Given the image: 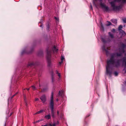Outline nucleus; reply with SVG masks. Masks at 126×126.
<instances>
[{
	"instance_id": "30",
	"label": "nucleus",
	"mask_w": 126,
	"mask_h": 126,
	"mask_svg": "<svg viewBox=\"0 0 126 126\" xmlns=\"http://www.w3.org/2000/svg\"><path fill=\"white\" fill-rule=\"evenodd\" d=\"M63 63V61H61L60 62H59V63L60 64H61Z\"/></svg>"
},
{
	"instance_id": "7",
	"label": "nucleus",
	"mask_w": 126,
	"mask_h": 126,
	"mask_svg": "<svg viewBox=\"0 0 126 126\" xmlns=\"http://www.w3.org/2000/svg\"><path fill=\"white\" fill-rule=\"evenodd\" d=\"M102 48L103 51H105L107 54L108 53V48H107L106 49V47L104 46H103L102 47Z\"/></svg>"
},
{
	"instance_id": "11",
	"label": "nucleus",
	"mask_w": 126,
	"mask_h": 126,
	"mask_svg": "<svg viewBox=\"0 0 126 126\" xmlns=\"http://www.w3.org/2000/svg\"><path fill=\"white\" fill-rule=\"evenodd\" d=\"M111 21L114 23L116 24L117 23V20L116 19H112Z\"/></svg>"
},
{
	"instance_id": "36",
	"label": "nucleus",
	"mask_w": 126,
	"mask_h": 126,
	"mask_svg": "<svg viewBox=\"0 0 126 126\" xmlns=\"http://www.w3.org/2000/svg\"><path fill=\"white\" fill-rule=\"evenodd\" d=\"M57 114H59V111H57Z\"/></svg>"
},
{
	"instance_id": "21",
	"label": "nucleus",
	"mask_w": 126,
	"mask_h": 126,
	"mask_svg": "<svg viewBox=\"0 0 126 126\" xmlns=\"http://www.w3.org/2000/svg\"><path fill=\"white\" fill-rule=\"evenodd\" d=\"M32 87L33 90H35L36 89V87L34 86H32Z\"/></svg>"
},
{
	"instance_id": "32",
	"label": "nucleus",
	"mask_w": 126,
	"mask_h": 126,
	"mask_svg": "<svg viewBox=\"0 0 126 126\" xmlns=\"http://www.w3.org/2000/svg\"><path fill=\"white\" fill-rule=\"evenodd\" d=\"M48 126V125L47 124V125H42L41 126Z\"/></svg>"
},
{
	"instance_id": "23",
	"label": "nucleus",
	"mask_w": 126,
	"mask_h": 126,
	"mask_svg": "<svg viewBox=\"0 0 126 126\" xmlns=\"http://www.w3.org/2000/svg\"><path fill=\"white\" fill-rule=\"evenodd\" d=\"M52 82H53L54 81V78H53V76H52Z\"/></svg>"
},
{
	"instance_id": "39",
	"label": "nucleus",
	"mask_w": 126,
	"mask_h": 126,
	"mask_svg": "<svg viewBox=\"0 0 126 126\" xmlns=\"http://www.w3.org/2000/svg\"><path fill=\"white\" fill-rule=\"evenodd\" d=\"M91 8L92 9V5H91Z\"/></svg>"
},
{
	"instance_id": "44",
	"label": "nucleus",
	"mask_w": 126,
	"mask_h": 126,
	"mask_svg": "<svg viewBox=\"0 0 126 126\" xmlns=\"http://www.w3.org/2000/svg\"><path fill=\"white\" fill-rule=\"evenodd\" d=\"M12 114V113H11L10 115V116Z\"/></svg>"
},
{
	"instance_id": "1",
	"label": "nucleus",
	"mask_w": 126,
	"mask_h": 126,
	"mask_svg": "<svg viewBox=\"0 0 126 126\" xmlns=\"http://www.w3.org/2000/svg\"><path fill=\"white\" fill-rule=\"evenodd\" d=\"M122 53L121 52L117 53H113L112 54L110 59L107 61V64L106 66V73L110 76L112 74V70L113 67H117L120 64L121 61L118 60L115 61V58L117 57L121 56Z\"/></svg>"
},
{
	"instance_id": "41",
	"label": "nucleus",
	"mask_w": 126,
	"mask_h": 126,
	"mask_svg": "<svg viewBox=\"0 0 126 126\" xmlns=\"http://www.w3.org/2000/svg\"><path fill=\"white\" fill-rule=\"evenodd\" d=\"M45 91L44 90V89H43L42 91L43 92V91Z\"/></svg>"
},
{
	"instance_id": "37",
	"label": "nucleus",
	"mask_w": 126,
	"mask_h": 126,
	"mask_svg": "<svg viewBox=\"0 0 126 126\" xmlns=\"http://www.w3.org/2000/svg\"><path fill=\"white\" fill-rule=\"evenodd\" d=\"M27 89L28 90H29L30 89L29 88H27V89Z\"/></svg>"
},
{
	"instance_id": "38",
	"label": "nucleus",
	"mask_w": 126,
	"mask_h": 126,
	"mask_svg": "<svg viewBox=\"0 0 126 126\" xmlns=\"http://www.w3.org/2000/svg\"><path fill=\"white\" fill-rule=\"evenodd\" d=\"M56 100L57 101H58V99H57H57H56Z\"/></svg>"
},
{
	"instance_id": "8",
	"label": "nucleus",
	"mask_w": 126,
	"mask_h": 126,
	"mask_svg": "<svg viewBox=\"0 0 126 126\" xmlns=\"http://www.w3.org/2000/svg\"><path fill=\"white\" fill-rule=\"evenodd\" d=\"M52 50L54 52H57L58 51V49H56L55 46H54L52 49Z\"/></svg>"
},
{
	"instance_id": "33",
	"label": "nucleus",
	"mask_w": 126,
	"mask_h": 126,
	"mask_svg": "<svg viewBox=\"0 0 126 126\" xmlns=\"http://www.w3.org/2000/svg\"><path fill=\"white\" fill-rule=\"evenodd\" d=\"M24 100H25V101L26 99L25 96H24Z\"/></svg>"
},
{
	"instance_id": "29",
	"label": "nucleus",
	"mask_w": 126,
	"mask_h": 126,
	"mask_svg": "<svg viewBox=\"0 0 126 126\" xmlns=\"http://www.w3.org/2000/svg\"><path fill=\"white\" fill-rule=\"evenodd\" d=\"M55 72H56V73L57 74H58L59 73H58V72L57 70Z\"/></svg>"
},
{
	"instance_id": "35",
	"label": "nucleus",
	"mask_w": 126,
	"mask_h": 126,
	"mask_svg": "<svg viewBox=\"0 0 126 126\" xmlns=\"http://www.w3.org/2000/svg\"><path fill=\"white\" fill-rule=\"evenodd\" d=\"M25 53V52H24V51H23L22 52V54L24 53Z\"/></svg>"
},
{
	"instance_id": "4",
	"label": "nucleus",
	"mask_w": 126,
	"mask_h": 126,
	"mask_svg": "<svg viewBox=\"0 0 126 126\" xmlns=\"http://www.w3.org/2000/svg\"><path fill=\"white\" fill-rule=\"evenodd\" d=\"M47 58L48 61V66H50L51 64L50 61L51 54V51L50 50H47Z\"/></svg>"
},
{
	"instance_id": "45",
	"label": "nucleus",
	"mask_w": 126,
	"mask_h": 126,
	"mask_svg": "<svg viewBox=\"0 0 126 126\" xmlns=\"http://www.w3.org/2000/svg\"><path fill=\"white\" fill-rule=\"evenodd\" d=\"M25 89H24V90H25Z\"/></svg>"
},
{
	"instance_id": "9",
	"label": "nucleus",
	"mask_w": 126,
	"mask_h": 126,
	"mask_svg": "<svg viewBox=\"0 0 126 126\" xmlns=\"http://www.w3.org/2000/svg\"><path fill=\"white\" fill-rule=\"evenodd\" d=\"M44 117L45 118H46L47 119H49L50 118L51 116L50 114H48L45 116Z\"/></svg>"
},
{
	"instance_id": "31",
	"label": "nucleus",
	"mask_w": 126,
	"mask_h": 126,
	"mask_svg": "<svg viewBox=\"0 0 126 126\" xmlns=\"http://www.w3.org/2000/svg\"><path fill=\"white\" fill-rule=\"evenodd\" d=\"M124 49H122V52H123V53H124Z\"/></svg>"
},
{
	"instance_id": "5",
	"label": "nucleus",
	"mask_w": 126,
	"mask_h": 126,
	"mask_svg": "<svg viewBox=\"0 0 126 126\" xmlns=\"http://www.w3.org/2000/svg\"><path fill=\"white\" fill-rule=\"evenodd\" d=\"M100 5L103 10L105 11H109V7L105 5L104 3H101Z\"/></svg>"
},
{
	"instance_id": "10",
	"label": "nucleus",
	"mask_w": 126,
	"mask_h": 126,
	"mask_svg": "<svg viewBox=\"0 0 126 126\" xmlns=\"http://www.w3.org/2000/svg\"><path fill=\"white\" fill-rule=\"evenodd\" d=\"M63 91L61 90L59 91V94L60 95L62 96L63 95Z\"/></svg>"
},
{
	"instance_id": "12",
	"label": "nucleus",
	"mask_w": 126,
	"mask_h": 126,
	"mask_svg": "<svg viewBox=\"0 0 126 126\" xmlns=\"http://www.w3.org/2000/svg\"><path fill=\"white\" fill-rule=\"evenodd\" d=\"M121 31L120 32L122 33L123 35L125 36L126 35V33L123 30H121Z\"/></svg>"
},
{
	"instance_id": "27",
	"label": "nucleus",
	"mask_w": 126,
	"mask_h": 126,
	"mask_svg": "<svg viewBox=\"0 0 126 126\" xmlns=\"http://www.w3.org/2000/svg\"><path fill=\"white\" fill-rule=\"evenodd\" d=\"M111 31L113 32H114L115 31V30L114 29H113Z\"/></svg>"
},
{
	"instance_id": "19",
	"label": "nucleus",
	"mask_w": 126,
	"mask_h": 126,
	"mask_svg": "<svg viewBox=\"0 0 126 126\" xmlns=\"http://www.w3.org/2000/svg\"><path fill=\"white\" fill-rule=\"evenodd\" d=\"M114 74L115 76H117L118 74V73L117 72H114Z\"/></svg>"
},
{
	"instance_id": "28",
	"label": "nucleus",
	"mask_w": 126,
	"mask_h": 126,
	"mask_svg": "<svg viewBox=\"0 0 126 126\" xmlns=\"http://www.w3.org/2000/svg\"><path fill=\"white\" fill-rule=\"evenodd\" d=\"M58 74V76L59 77H60L61 76V74L60 73H59Z\"/></svg>"
},
{
	"instance_id": "43",
	"label": "nucleus",
	"mask_w": 126,
	"mask_h": 126,
	"mask_svg": "<svg viewBox=\"0 0 126 126\" xmlns=\"http://www.w3.org/2000/svg\"><path fill=\"white\" fill-rule=\"evenodd\" d=\"M33 64V63H32V64H31V65H32Z\"/></svg>"
},
{
	"instance_id": "13",
	"label": "nucleus",
	"mask_w": 126,
	"mask_h": 126,
	"mask_svg": "<svg viewBox=\"0 0 126 126\" xmlns=\"http://www.w3.org/2000/svg\"><path fill=\"white\" fill-rule=\"evenodd\" d=\"M122 28V25H120L118 27V30L120 32L121 30H122L121 29Z\"/></svg>"
},
{
	"instance_id": "6",
	"label": "nucleus",
	"mask_w": 126,
	"mask_h": 126,
	"mask_svg": "<svg viewBox=\"0 0 126 126\" xmlns=\"http://www.w3.org/2000/svg\"><path fill=\"white\" fill-rule=\"evenodd\" d=\"M40 99L43 103L45 102L46 100V96L44 95H43L40 98Z\"/></svg>"
},
{
	"instance_id": "20",
	"label": "nucleus",
	"mask_w": 126,
	"mask_h": 126,
	"mask_svg": "<svg viewBox=\"0 0 126 126\" xmlns=\"http://www.w3.org/2000/svg\"><path fill=\"white\" fill-rule=\"evenodd\" d=\"M102 41L104 43H105L106 42V41L105 40V39L103 38H102Z\"/></svg>"
},
{
	"instance_id": "15",
	"label": "nucleus",
	"mask_w": 126,
	"mask_h": 126,
	"mask_svg": "<svg viewBox=\"0 0 126 126\" xmlns=\"http://www.w3.org/2000/svg\"><path fill=\"white\" fill-rule=\"evenodd\" d=\"M43 110H40L36 112L34 114V115L40 113H41L42 112H43Z\"/></svg>"
},
{
	"instance_id": "3",
	"label": "nucleus",
	"mask_w": 126,
	"mask_h": 126,
	"mask_svg": "<svg viewBox=\"0 0 126 126\" xmlns=\"http://www.w3.org/2000/svg\"><path fill=\"white\" fill-rule=\"evenodd\" d=\"M53 96V92H52L51 93L50 104L51 111V115L52 116L53 118H54L55 117V116L54 115V111Z\"/></svg>"
},
{
	"instance_id": "18",
	"label": "nucleus",
	"mask_w": 126,
	"mask_h": 126,
	"mask_svg": "<svg viewBox=\"0 0 126 126\" xmlns=\"http://www.w3.org/2000/svg\"><path fill=\"white\" fill-rule=\"evenodd\" d=\"M122 20L124 23H126V18H124L122 19Z\"/></svg>"
},
{
	"instance_id": "22",
	"label": "nucleus",
	"mask_w": 126,
	"mask_h": 126,
	"mask_svg": "<svg viewBox=\"0 0 126 126\" xmlns=\"http://www.w3.org/2000/svg\"><path fill=\"white\" fill-rule=\"evenodd\" d=\"M108 22V24L107 25V26H109L111 24V23L110 22Z\"/></svg>"
},
{
	"instance_id": "40",
	"label": "nucleus",
	"mask_w": 126,
	"mask_h": 126,
	"mask_svg": "<svg viewBox=\"0 0 126 126\" xmlns=\"http://www.w3.org/2000/svg\"><path fill=\"white\" fill-rule=\"evenodd\" d=\"M15 95H16V94L14 95L12 97V98H13V97L14 96H15Z\"/></svg>"
},
{
	"instance_id": "26",
	"label": "nucleus",
	"mask_w": 126,
	"mask_h": 126,
	"mask_svg": "<svg viewBox=\"0 0 126 126\" xmlns=\"http://www.w3.org/2000/svg\"><path fill=\"white\" fill-rule=\"evenodd\" d=\"M54 18L55 19H56V20H58V18L56 17H55Z\"/></svg>"
},
{
	"instance_id": "42",
	"label": "nucleus",
	"mask_w": 126,
	"mask_h": 126,
	"mask_svg": "<svg viewBox=\"0 0 126 126\" xmlns=\"http://www.w3.org/2000/svg\"><path fill=\"white\" fill-rule=\"evenodd\" d=\"M42 26V25H40V27H41Z\"/></svg>"
},
{
	"instance_id": "16",
	"label": "nucleus",
	"mask_w": 126,
	"mask_h": 126,
	"mask_svg": "<svg viewBox=\"0 0 126 126\" xmlns=\"http://www.w3.org/2000/svg\"><path fill=\"white\" fill-rule=\"evenodd\" d=\"M42 120H38L36 121L35 122H33V123L34 124H35V123H38L39 122H40V121H42Z\"/></svg>"
},
{
	"instance_id": "17",
	"label": "nucleus",
	"mask_w": 126,
	"mask_h": 126,
	"mask_svg": "<svg viewBox=\"0 0 126 126\" xmlns=\"http://www.w3.org/2000/svg\"><path fill=\"white\" fill-rule=\"evenodd\" d=\"M58 123V122H57L56 123H55L54 122L53 123V126H55L57 125Z\"/></svg>"
},
{
	"instance_id": "25",
	"label": "nucleus",
	"mask_w": 126,
	"mask_h": 126,
	"mask_svg": "<svg viewBox=\"0 0 126 126\" xmlns=\"http://www.w3.org/2000/svg\"><path fill=\"white\" fill-rule=\"evenodd\" d=\"M39 99L38 98H36L35 99V101H38L39 100Z\"/></svg>"
},
{
	"instance_id": "24",
	"label": "nucleus",
	"mask_w": 126,
	"mask_h": 126,
	"mask_svg": "<svg viewBox=\"0 0 126 126\" xmlns=\"http://www.w3.org/2000/svg\"><path fill=\"white\" fill-rule=\"evenodd\" d=\"M64 59V57L63 56H62L61 57V60L62 61H63V60Z\"/></svg>"
},
{
	"instance_id": "2",
	"label": "nucleus",
	"mask_w": 126,
	"mask_h": 126,
	"mask_svg": "<svg viewBox=\"0 0 126 126\" xmlns=\"http://www.w3.org/2000/svg\"><path fill=\"white\" fill-rule=\"evenodd\" d=\"M121 1L122 3H126V0H114V1H112L110 3L113 10L115 11H118L121 8V6H116L115 5V2H119Z\"/></svg>"
},
{
	"instance_id": "14",
	"label": "nucleus",
	"mask_w": 126,
	"mask_h": 126,
	"mask_svg": "<svg viewBox=\"0 0 126 126\" xmlns=\"http://www.w3.org/2000/svg\"><path fill=\"white\" fill-rule=\"evenodd\" d=\"M109 36L111 38H113V35L112 34H111L110 32H109Z\"/></svg>"
},
{
	"instance_id": "34",
	"label": "nucleus",
	"mask_w": 126,
	"mask_h": 126,
	"mask_svg": "<svg viewBox=\"0 0 126 126\" xmlns=\"http://www.w3.org/2000/svg\"><path fill=\"white\" fill-rule=\"evenodd\" d=\"M49 126H52V125L51 124H49Z\"/></svg>"
}]
</instances>
